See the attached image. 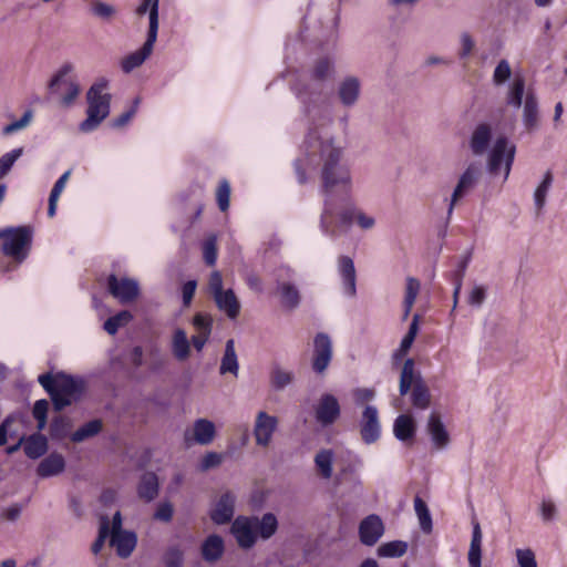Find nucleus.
Segmentation results:
<instances>
[{
    "instance_id": "nucleus-1",
    "label": "nucleus",
    "mask_w": 567,
    "mask_h": 567,
    "mask_svg": "<svg viewBox=\"0 0 567 567\" xmlns=\"http://www.w3.org/2000/svg\"><path fill=\"white\" fill-rule=\"evenodd\" d=\"M306 143L309 147L320 150L321 193L324 196L320 228L326 235L334 236L336 229L330 221L333 216L332 195L339 190L344 199L351 196L353 187L351 169L343 159L342 147L337 146L332 138L322 140L317 130H310Z\"/></svg>"
},
{
    "instance_id": "nucleus-2",
    "label": "nucleus",
    "mask_w": 567,
    "mask_h": 567,
    "mask_svg": "<svg viewBox=\"0 0 567 567\" xmlns=\"http://www.w3.org/2000/svg\"><path fill=\"white\" fill-rule=\"evenodd\" d=\"M109 86V81L104 78L99 79L87 91L86 118L80 124V130L90 133L109 116L111 94L104 93Z\"/></svg>"
},
{
    "instance_id": "nucleus-3",
    "label": "nucleus",
    "mask_w": 567,
    "mask_h": 567,
    "mask_svg": "<svg viewBox=\"0 0 567 567\" xmlns=\"http://www.w3.org/2000/svg\"><path fill=\"white\" fill-rule=\"evenodd\" d=\"M411 391V402L414 408L425 410L431 403V394L427 385L420 374H415L413 359H406L402 365L399 382L400 395L404 396Z\"/></svg>"
},
{
    "instance_id": "nucleus-4",
    "label": "nucleus",
    "mask_w": 567,
    "mask_h": 567,
    "mask_svg": "<svg viewBox=\"0 0 567 567\" xmlns=\"http://www.w3.org/2000/svg\"><path fill=\"white\" fill-rule=\"evenodd\" d=\"M516 146L504 135H499L487 156V171L493 176L503 174L506 181L509 176L512 165L515 158Z\"/></svg>"
},
{
    "instance_id": "nucleus-5",
    "label": "nucleus",
    "mask_w": 567,
    "mask_h": 567,
    "mask_svg": "<svg viewBox=\"0 0 567 567\" xmlns=\"http://www.w3.org/2000/svg\"><path fill=\"white\" fill-rule=\"evenodd\" d=\"M72 71V64H63L52 76L48 85L49 95L59 96L60 103L64 107L72 105L80 94V85L74 78L70 76Z\"/></svg>"
},
{
    "instance_id": "nucleus-6",
    "label": "nucleus",
    "mask_w": 567,
    "mask_h": 567,
    "mask_svg": "<svg viewBox=\"0 0 567 567\" xmlns=\"http://www.w3.org/2000/svg\"><path fill=\"white\" fill-rule=\"evenodd\" d=\"M0 233L3 234L0 236V238H3V254L14 258L17 261L24 260L32 243V229L28 226H20L7 228L0 230Z\"/></svg>"
},
{
    "instance_id": "nucleus-7",
    "label": "nucleus",
    "mask_w": 567,
    "mask_h": 567,
    "mask_svg": "<svg viewBox=\"0 0 567 567\" xmlns=\"http://www.w3.org/2000/svg\"><path fill=\"white\" fill-rule=\"evenodd\" d=\"M482 165L477 162H472L467 165L465 171L461 174L457 184L451 195L447 216L453 214L456 204L466 195H468L478 184L482 177Z\"/></svg>"
},
{
    "instance_id": "nucleus-8",
    "label": "nucleus",
    "mask_w": 567,
    "mask_h": 567,
    "mask_svg": "<svg viewBox=\"0 0 567 567\" xmlns=\"http://www.w3.org/2000/svg\"><path fill=\"white\" fill-rule=\"evenodd\" d=\"M334 76L333 60L328 56L319 58L310 71V83L307 90L311 94L320 95L323 92L327 82Z\"/></svg>"
},
{
    "instance_id": "nucleus-9",
    "label": "nucleus",
    "mask_w": 567,
    "mask_h": 567,
    "mask_svg": "<svg viewBox=\"0 0 567 567\" xmlns=\"http://www.w3.org/2000/svg\"><path fill=\"white\" fill-rule=\"evenodd\" d=\"M230 530L237 545L241 549L247 550L252 548L258 540L252 516L236 517L231 524Z\"/></svg>"
},
{
    "instance_id": "nucleus-10",
    "label": "nucleus",
    "mask_w": 567,
    "mask_h": 567,
    "mask_svg": "<svg viewBox=\"0 0 567 567\" xmlns=\"http://www.w3.org/2000/svg\"><path fill=\"white\" fill-rule=\"evenodd\" d=\"M359 427L360 436L365 444H373L380 439L381 423L377 406L365 405V408L362 411Z\"/></svg>"
},
{
    "instance_id": "nucleus-11",
    "label": "nucleus",
    "mask_w": 567,
    "mask_h": 567,
    "mask_svg": "<svg viewBox=\"0 0 567 567\" xmlns=\"http://www.w3.org/2000/svg\"><path fill=\"white\" fill-rule=\"evenodd\" d=\"M216 436V426L215 424L207 419H197L192 430H187L184 434V440L187 446H190L193 443L199 445H209Z\"/></svg>"
},
{
    "instance_id": "nucleus-12",
    "label": "nucleus",
    "mask_w": 567,
    "mask_h": 567,
    "mask_svg": "<svg viewBox=\"0 0 567 567\" xmlns=\"http://www.w3.org/2000/svg\"><path fill=\"white\" fill-rule=\"evenodd\" d=\"M313 343L312 369L317 373H322L328 368L332 358V342L327 333L320 332L315 337Z\"/></svg>"
},
{
    "instance_id": "nucleus-13",
    "label": "nucleus",
    "mask_w": 567,
    "mask_h": 567,
    "mask_svg": "<svg viewBox=\"0 0 567 567\" xmlns=\"http://www.w3.org/2000/svg\"><path fill=\"white\" fill-rule=\"evenodd\" d=\"M236 494L226 491L220 495L214 508L210 511V519L217 525L229 523L235 514Z\"/></svg>"
},
{
    "instance_id": "nucleus-14",
    "label": "nucleus",
    "mask_w": 567,
    "mask_h": 567,
    "mask_svg": "<svg viewBox=\"0 0 567 567\" xmlns=\"http://www.w3.org/2000/svg\"><path fill=\"white\" fill-rule=\"evenodd\" d=\"M277 425L278 419L276 416L269 415L264 411L258 412L254 427L256 444L264 447L268 446Z\"/></svg>"
},
{
    "instance_id": "nucleus-15",
    "label": "nucleus",
    "mask_w": 567,
    "mask_h": 567,
    "mask_svg": "<svg viewBox=\"0 0 567 567\" xmlns=\"http://www.w3.org/2000/svg\"><path fill=\"white\" fill-rule=\"evenodd\" d=\"M384 534V525L382 519L371 514L367 516L359 525L360 542L367 546H373Z\"/></svg>"
},
{
    "instance_id": "nucleus-16",
    "label": "nucleus",
    "mask_w": 567,
    "mask_h": 567,
    "mask_svg": "<svg viewBox=\"0 0 567 567\" xmlns=\"http://www.w3.org/2000/svg\"><path fill=\"white\" fill-rule=\"evenodd\" d=\"M109 290L122 303L133 301L140 292L137 281L128 278L118 280L115 275L109 277Z\"/></svg>"
},
{
    "instance_id": "nucleus-17",
    "label": "nucleus",
    "mask_w": 567,
    "mask_h": 567,
    "mask_svg": "<svg viewBox=\"0 0 567 567\" xmlns=\"http://www.w3.org/2000/svg\"><path fill=\"white\" fill-rule=\"evenodd\" d=\"M340 416V405L332 394H323L316 408V419L322 426L333 424Z\"/></svg>"
},
{
    "instance_id": "nucleus-18",
    "label": "nucleus",
    "mask_w": 567,
    "mask_h": 567,
    "mask_svg": "<svg viewBox=\"0 0 567 567\" xmlns=\"http://www.w3.org/2000/svg\"><path fill=\"white\" fill-rule=\"evenodd\" d=\"M522 120L525 130L532 133L539 127V103L533 90L526 92L524 100Z\"/></svg>"
},
{
    "instance_id": "nucleus-19",
    "label": "nucleus",
    "mask_w": 567,
    "mask_h": 567,
    "mask_svg": "<svg viewBox=\"0 0 567 567\" xmlns=\"http://www.w3.org/2000/svg\"><path fill=\"white\" fill-rule=\"evenodd\" d=\"M425 429L435 449L443 450L449 445L450 434L437 412L429 415Z\"/></svg>"
},
{
    "instance_id": "nucleus-20",
    "label": "nucleus",
    "mask_w": 567,
    "mask_h": 567,
    "mask_svg": "<svg viewBox=\"0 0 567 567\" xmlns=\"http://www.w3.org/2000/svg\"><path fill=\"white\" fill-rule=\"evenodd\" d=\"M156 39L157 35L147 33V39L144 42L143 47L140 50L126 55L122 60L121 66L123 72L130 73L134 69L141 66L144 63V61L151 55Z\"/></svg>"
},
{
    "instance_id": "nucleus-21",
    "label": "nucleus",
    "mask_w": 567,
    "mask_h": 567,
    "mask_svg": "<svg viewBox=\"0 0 567 567\" xmlns=\"http://www.w3.org/2000/svg\"><path fill=\"white\" fill-rule=\"evenodd\" d=\"M338 270L342 279L344 293L351 298L357 295V274L353 260L348 256H340Z\"/></svg>"
},
{
    "instance_id": "nucleus-22",
    "label": "nucleus",
    "mask_w": 567,
    "mask_h": 567,
    "mask_svg": "<svg viewBox=\"0 0 567 567\" xmlns=\"http://www.w3.org/2000/svg\"><path fill=\"white\" fill-rule=\"evenodd\" d=\"M66 462L62 454L52 452L37 466V475L41 478L58 476L65 471Z\"/></svg>"
},
{
    "instance_id": "nucleus-23",
    "label": "nucleus",
    "mask_w": 567,
    "mask_h": 567,
    "mask_svg": "<svg viewBox=\"0 0 567 567\" xmlns=\"http://www.w3.org/2000/svg\"><path fill=\"white\" fill-rule=\"evenodd\" d=\"M217 309L229 319H236L240 313V302L233 289H225L213 297Z\"/></svg>"
},
{
    "instance_id": "nucleus-24",
    "label": "nucleus",
    "mask_w": 567,
    "mask_h": 567,
    "mask_svg": "<svg viewBox=\"0 0 567 567\" xmlns=\"http://www.w3.org/2000/svg\"><path fill=\"white\" fill-rule=\"evenodd\" d=\"M492 141V127L487 123L478 124L470 138V147L474 155L481 156L486 153Z\"/></svg>"
},
{
    "instance_id": "nucleus-25",
    "label": "nucleus",
    "mask_w": 567,
    "mask_h": 567,
    "mask_svg": "<svg viewBox=\"0 0 567 567\" xmlns=\"http://www.w3.org/2000/svg\"><path fill=\"white\" fill-rule=\"evenodd\" d=\"M171 351L174 359L178 362H185L189 359L192 352L190 341L184 329L176 328L173 331L171 339Z\"/></svg>"
},
{
    "instance_id": "nucleus-26",
    "label": "nucleus",
    "mask_w": 567,
    "mask_h": 567,
    "mask_svg": "<svg viewBox=\"0 0 567 567\" xmlns=\"http://www.w3.org/2000/svg\"><path fill=\"white\" fill-rule=\"evenodd\" d=\"M361 83L355 76H347L343 79L338 89V95L342 105L353 106L360 96Z\"/></svg>"
},
{
    "instance_id": "nucleus-27",
    "label": "nucleus",
    "mask_w": 567,
    "mask_h": 567,
    "mask_svg": "<svg viewBox=\"0 0 567 567\" xmlns=\"http://www.w3.org/2000/svg\"><path fill=\"white\" fill-rule=\"evenodd\" d=\"M111 546L116 549L121 558L131 556L137 544V537L134 532H117L111 533Z\"/></svg>"
},
{
    "instance_id": "nucleus-28",
    "label": "nucleus",
    "mask_w": 567,
    "mask_h": 567,
    "mask_svg": "<svg viewBox=\"0 0 567 567\" xmlns=\"http://www.w3.org/2000/svg\"><path fill=\"white\" fill-rule=\"evenodd\" d=\"M52 389H56V391L73 399H76L83 391V382L73 377L58 373L56 375H52Z\"/></svg>"
},
{
    "instance_id": "nucleus-29",
    "label": "nucleus",
    "mask_w": 567,
    "mask_h": 567,
    "mask_svg": "<svg viewBox=\"0 0 567 567\" xmlns=\"http://www.w3.org/2000/svg\"><path fill=\"white\" fill-rule=\"evenodd\" d=\"M472 538L470 543L467 559L470 567H482V542L483 533L477 520L472 522Z\"/></svg>"
},
{
    "instance_id": "nucleus-30",
    "label": "nucleus",
    "mask_w": 567,
    "mask_h": 567,
    "mask_svg": "<svg viewBox=\"0 0 567 567\" xmlns=\"http://www.w3.org/2000/svg\"><path fill=\"white\" fill-rule=\"evenodd\" d=\"M38 381L49 393L55 411H62L64 408L71 405L72 401L74 400L73 398L56 391V389H52V374H41L39 375Z\"/></svg>"
},
{
    "instance_id": "nucleus-31",
    "label": "nucleus",
    "mask_w": 567,
    "mask_h": 567,
    "mask_svg": "<svg viewBox=\"0 0 567 567\" xmlns=\"http://www.w3.org/2000/svg\"><path fill=\"white\" fill-rule=\"evenodd\" d=\"M158 478L155 473L146 472L141 476L137 485L138 497L145 502H152L158 495Z\"/></svg>"
},
{
    "instance_id": "nucleus-32",
    "label": "nucleus",
    "mask_w": 567,
    "mask_h": 567,
    "mask_svg": "<svg viewBox=\"0 0 567 567\" xmlns=\"http://www.w3.org/2000/svg\"><path fill=\"white\" fill-rule=\"evenodd\" d=\"M224 554V540L219 535H209L202 545V556L207 563H216Z\"/></svg>"
},
{
    "instance_id": "nucleus-33",
    "label": "nucleus",
    "mask_w": 567,
    "mask_h": 567,
    "mask_svg": "<svg viewBox=\"0 0 567 567\" xmlns=\"http://www.w3.org/2000/svg\"><path fill=\"white\" fill-rule=\"evenodd\" d=\"M158 7L159 0H141V3L135 9L137 17H143L148 12V34L157 35L158 32Z\"/></svg>"
},
{
    "instance_id": "nucleus-34",
    "label": "nucleus",
    "mask_w": 567,
    "mask_h": 567,
    "mask_svg": "<svg viewBox=\"0 0 567 567\" xmlns=\"http://www.w3.org/2000/svg\"><path fill=\"white\" fill-rule=\"evenodd\" d=\"M23 451L29 458L37 460L48 451V440L43 434L34 433L23 441Z\"/></svg>"
},
{
    "instance_id": "nucleus-35",
    "label": "nucleus",
    "mask_w": 567,
    "mask_h": 567,
    "mask_svg": "<svg viewBox=\"0 0 567 567\" xmlns=\"http://www.w3.org/2000/svg\"><path fill=\"white\" fill-rule=\"evenodd\" d=\"M257 537L262 540L271 538L278 529L277 517L272 513H266L261 517L252 516Z\"/></svg>"
},
{
    "instance_id": "nucleus-36",
    "label": "nucleus",
    "mask_w": 567,
    "mask_h": 567,
    "mask_svg": "<svg viewBox=\"0 0 567 567\" xmlns=\"http://www.w3.org/2000/svg\"><path fill=\"white\" fill-rule=\"evenodd\" d=\"M239 371V363L238 358L235 349V341L234 339H228L225 344V351L224 355L221 358L220 367H219V373L226 374L230 373L234 377L238 375Z\"/></svg>"
},
{
    "instance_id": "nucleus-37",
    "label": "nucleus",
    "mask_w": 567,
    "mask_h": 567,
    "mask_svg": "<svg viewBox=\"0 0 567 567\" xmlns=\"http://www.w3.org/2000/svg\"><path fill=\"white\" fill-rule=\"evenodd\" d=\"M416 425L409 414H400L393 424L394 436L402 442L412 440L415 435Z\"/></svg>"
},
{
    "instance_id": "nucleus-38",
    "label": "nucleus",
    "mask_w": 567,
    "mask_h": 567,
    "mask_svg": "<svg viewBox=\"0 0 567 567\" xmlns=\"http://www.w3.org/2000/svg\"><path fill=\"white\" fill-rule=\"evenodd\" d=\"M277 291L280 296L281 306L285 309L293 310L300 305V292L295 285L290 282H280L277 286Z\"/></svg>"
},
{
    "instance_id": "nucleus-39",
    "label": "nucleus",
    "mask_w": 567,
    "mask_h": 567,
    "mask_svg": "<svg viewBox=\"0 0 567 567\" xmlns=\"http://www.w3.org/2000/svg\"><path fill=\"white\" fill-rule=\"evenodd\" d=\"M525 96V79L516 75L507 90L505 102L508 106L519 109L524 104Z\"/></svg>"
},
{
    "instance_id": "nucleus-40",
    "label": "nucleus",
    "mask_w": 567,
    "mask_h": 567,
    "mask_svg": "<svg viewBox=\"0 0 567 567\" xmlns=\"http://www.w3.org/2000/svg\"><path fill=\"white\" fill-rule=\"evenodd\" d=\"M90 12L93 17L105 23H111L117 16L118 10L111 3L102 0H91Z\"/></svg>"
},
{
    "instance_id": "nucleus-41",
    "label": "nucleus",
    "mask_w": 567,
    "mask_h": 567,
    "mask_svg": "<svg viewBox=\"0 0 567 567\" xmlns=\"http://www.w3.org/2000/svg\"><path fill=\"white\" fill-rule=\"evenodd\" d=\"M269 379L271 386L276 391H281L293 382L295 373L281 368L279 364H274L270 370Z\"/></svg>"
},
{
    "instance_id": "nucleus-42",
    "label": "nucleus",
    "mask_w": 567,
    "mask_h": 567,
    "mask_svg": "<svg viewBox=\"0 0 567 567\" xmlns=\"http://www.w3.org/2000/svg\"><path fill=\"white\" fill-rule=\"evenodd\" d=\"M334 454L331 450H321L315 456V464L320 475L324 480L332 476V463Z\"/></svg>"
},
{
    "instance_id": "nucleus-43",
    "label": "nucleus",
    "mask_w": 567,
    "mask_h": 567,
    "mask_svg": "<svg viewBox=\"0 0 567 567\" xmlns=\"http://www.w3.org/2000/svg\"><path fill=\"white\" fill-rule=\"evenodd\" d=\"M70 175H71V171H66L59 177V179L53 185V188L51 189V193L49 196V206H48L49 217H53L55 215L59 197L62 194V192L69 181Z\"/></svg>"
},
{
    "instance_id": "nucleus-44",
    "label": "nucleus",
    "mask_w": 567,
    "mask_h": 567,
    "mask_svg": "<svg viewBox=\"0 0 567 567\" xmlns=\"http://www.w3.org/2000/svg\"><path fill=\"white\" fill-rule=\"evenodd\" d=\"M414 511L419 518L422 532L425 534H430L433 528L431 513L425 502L419 496L414 498Z\"/></svg>"
},
{
    "instance_id": "nucleus-45",
    "label": "nucleus",
    "mask_w": 567,
    "mask_h": 567,
    "mask_svg": "<svg viewBox=\"0 0 567 567\" xmlns=\"http://www.w3.org/2000/svg\"><path fill=\"white\" fill-rule=\"evenodd\" d=\"M101 430L102 422L100 420H92L73 432L71 440L75 443H80L86 439L95 436L101 432Z\"/></svg>"
},
{
    "instance_id": "nucleus-46",
    "label": "nucleus",
    "mask_w": 567,
    "mask_h": 567,
    "mask_svg": "<svg viewBox=\"0 0 567 567\" xmlns=\"http://www.w3.org/2000/svg\"><path fill=\"white\" fill-rule=\"evenodd\" d=\"M408 551V544L403 540H392L382 544L378 548L380 557H402Z\"/></svg>"
},
{
    "instance_id": "nucleus-47",
    "label": "nucleus",
    "mask_w": 567,
    "mask_h": 567,
    "mask_svg": "<svg viewBox=\"0 0 567 567\" xmlns=\"http://www.w3.org/2000/svg\"><path fill=\"white\" fill-rule=\"evenodd\" d=\"M132 319H133L132 313L127 310H123V311L116 313L115 316L110 317L104 322V330L109 334L114 336L121 327L128 323Z\"/></svg>"
},
{
    "instance_id": "nucleus-48",
    "label": "nucleus",
    "mask_w": 567,
    "mask_h": 567,
    "mask_svg": "<svg viewBox=\"0 0 567 567\" xmlns=\"http://www.w3.org/2000/svg\"><path fill=\"white\" fill-rule=\"evenodd\" d=\"M553 183V175L550 172H547L542 181V183L537 186L534 193V202L537 212L539 213L546 203L547 193Z\"/></svg>"
},
{
    "instance_id": "nucleus-49",
    "label": "nucleus",
    "mask_w": 567,
    "mask_h": 567,
    "mask_svg": "<svg viewBox=\"0 0 567 567\" xmlns=\"http://www.w3.org/2000/svg\"><path fill=\"white\" fill-rule=\"evenodd\" d=\"M192 323L196 329V334L210 337L214 323L212 315L198 312L193 317Z\"/></svg>"
},
{
    "instance_id": "nucleus-50",
    "label": "nucleus",
    "mask_w": 567,
    "mask_h": 567,
    "mask_svg": "<svg viewBox=\"0 0 567 567\" xmlns=\"http://www.w3.org/2000/svg\"><path fill=\"white\" fill-rule=\"evenodd\" d=\"M71 424L68 417L58 415L52 419L50 425V435L54 440H61L65 437L70 431Z\"/></svg>"
},
{
    "instance_id": "nucleus-51",
    "label": "nucleus",
    "mask_w": 567,
    "mask_h": 567,
    "mask_svg": "<svg viewBox=\"0 0 567 567\" xmlns=\"http://www.w3.org/2000/svg\"><path fill=\"white\" fill-rule=\"evenodd\" d=\"M23 148H14L0 157V179L3 178L11 169L13 164L20 158Z\"/></svg>"
},
{
    "instance_id": "nucleus-52",
    "label": "nucleus",
    "mask_w": 567,
    "mask_h": 567,
    "mask_svg": "<svg viewBox=\"0 0 567 567\" xmlns=\"http://www.w3.org/2000/svg\"><path fill=\"white\" fill-rule=\"evenodd\" d=\"M49 410V402L44 399L35 401L33 405L32 414L37 420V429L38 431H42L47 426V415Z\"/></svg>"
},
{
    "instance_id": "nucleus-53",
    "label": "nucleus",
    "mask_w": 567,
    "mask_h": 567,
    "mask_svg": "<svg viewBox=\"0 0 567 567\" xmlns=\"http://www.w3.org/2000/svg\"><path fill=\"white\" fill-rule=\"evenodd\" d=\"M472 259V252L471 251H466L465 254H463L460 259L457 260V264H456V268L452 271L451 274V279L453 281V284H462L463 285V279L465 277V272H466V269L468 267V264Z\"/></svg>"
},
{
    "instance_id": "nucleus-54",
    "label": "nucleus",
    "mask_w": 567,
    "mask_h": 567,
    "mask_svg": "<svg viewBox=\"0 0 567 567\" xmlns=\"http://www.w3.org/2000/svg\"><path fill=\"white\" fill-rule=\"evenodd\" d=\"M512 75V68L507 60H501L494 72H493V83L495 85L504 84Z\"/></svg>"
},
{
    "instance_id": "nucleus-55",
    "label": "nucleus",
    "mask_w": 567,
    "mask_h": 567,
    "mask_svg": "<svg viewBox=\"0 0 567 567\" xmlns=\"http://www.w3.org/2000/svg\"><path fill=\"white\" fill-rule=\"evenodd\" d=\"M204 260L208 266H214L217 260V238L209 236L203 244Z\"/></svg>"
},
{
    "instance_id": "nucleus-56",
    "label": "nucleus",
    "mask_w": 567,
    "mask_h": 567,
    "mask_svg": "<svg viewBox=\"0 0 567 567\" xmlns=\"http://www.w3.org/2000/svg\"><path fill=\"white\" fill-rule=\"evenodd\" d=\"M487 287L484 285H474L468 292L467 302L472 307L480 308L486 300Z\"/></svg>"
},
{
    "instance_id": "nucleus-57",
    "label": "nucleus",
    "mask_w": 567,
    "mask_h": 567,
    "mask_svg": "<svg viewBox=\"0 0 567 567\" xmlns=\"http://www.w3.org/2000/svg\"><path fill=\"white\" fill-rule=\"evenodd\" d=\"M420 288L421 284L416 278L408 277L403 305H406L408 308L413 307L419 295Z\"/></svg>"
},
{
    "instance_id": "nucleus-58",
    "label": "nucleus",
    "mask_w": 567,
    "mask_h": 567,
    "mask_svg": "<svg viewBox=\"0 0 567 567\" xmlns=\"http://www.w3.org/2000/svg\"><path fill=\"white\" fill-rule=\"evenodd\" d=\"M475 49V40L468 32H462L460 34V50L458 58L461 60H466L473 53Z\"/></svg>"
},
{
    "instance_id": "nucleus-59",
    "label": "nucleus",
    "mask_w": 567,
    "mask_h": 567,
    "mask_svg": "<svg viewBox=\"0 0 567 567\" xmlns=\"http://www.w3.org/2000/svg\"><path fill=\"white\" fill-rule=\"evenodd\" d=\"M184 561L183 551L177 547H169L164 555L165 567H182Z\"/></svg>"
},
{
    "instance_id": "nucleus-60",
    "label": "nucleus",
    "mask_w": 567,
    "mask_h": 567,
    "mask_svg": "<svg viewBox=\"0 0 567 567\" xmlns=\"http://www.w3.org/2000/svg\"><path fill=\"white\" fill-rule=\"evenodd\" d=\"M31 120H32V112L27 111V112H24V114L21 116L20 120L6 125L2 130V133L4 135H11L18 131H21L30 124Z\"/></svg>"
},
{
    "instance_id": "nucleus-61",
    "label": "nucleus",
    "mask_w": 567,
    "mask_h": 567,
    "mask_svg": "<svg viewBox=\"0 0 567 567\" xmlns=\"http://www.w3.org/2000/svg\"><path fill=\"white\" fill-rule=\"evenodd\" d=\"M109 535H110L109 519L106 517H103L101 520L100 529H99V536L95 539V542L93 543L92 548H91L93 554L96 555L101 551V549L104 546L105 539L107 538Z\"/></svg>"
},
{
    "instance_id": "nucleus-62",
    "label": "nucleus",
    "mask_w": 567,
    "mask_h": 567,
    "mask_svg": "<svg viewBox=\"0 0 567 567\" xmlns=\"http://www.w3.org/2000/svg\"><path fill=\"white\" fill-rule=\"evenodd\" d=\"M217 204L221 212H225L229 207L230 198V185L227 181H223L217 188Z\"/></svg>"
},
{
    "instance_id": "nucleus-63",
    "label": "nucleus",
    "mask_w": 567,
    "mask_h": 567,
    "mask_svg": "<svg viewBox=\"0 0 567 567\" xmlns=\"http://www.w3.org/2000/svg\"><path fill=\"white\" fill-rule=\"evenodd\" d=\"M223 463V455L217 452H207L200 461L199 468L206 472L210 468L217 467Z\"/></svg>"
},
{
    "instance_id": "nucleus-64",
    "label": "nucleus",
    "mask_w": 567,
    "mask_h": 567,
    "mask_svg": "<svg viewBox=\"0 0 567 567\" xmlns=\"http://www.w3.org/2000/svg\"><path fill=\"white\" fill-rule=\"evenodd\" d=\"M516 558L519 567H537L535 554L532 549H516Z\"/></svg>"
}]
</instances>
